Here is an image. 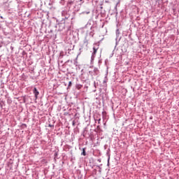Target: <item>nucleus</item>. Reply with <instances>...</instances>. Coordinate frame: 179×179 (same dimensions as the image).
Listing matches in <instances>:
<instances>
[{
    "mask_svg": "<svg viewBox=\"0 0 179 179\" xmlns=\"http://www.w3.org/2000/svg\"><path fill=\"white\" fill-rule=\"evenodd\" d=\"M82 87V86H80V85H78V86H77V89H80Z\"/></svg>",
    "mask_w": 179,
    "mask_h": 179,
    "instance_id": "20e7f679",
    "label": "nucleus"
},
{
    "mask_svg": "<svg viewBox=\"0 0 179 179\" xmlns=\"http://www.w3.org/2000/svg\"><path fill=\"white\" fill-rule=\"evenodd\" d=\"M86 13H87V15H89V13H90V12L88 11V12H87Z\"/></svg>",
    "mask_w": 179,
    "mask_h": 179,
    "instance_id": "0eeeda50",
    "label": "nucleus"
},
{
    "mask_svg": "<svg viewBox=\"0 0 179 179\" xmlns=\"http://www.w3.org/2000/svg\"><path fill=\"white\" fill-rule=\"evenodd\" d=\"M94 52H93V55H96V54L97 53V48H93Z\"/></svg>",
    "mask_w": 179,
    "mask_h": 179,
    "instance_id": "f03ea898",
    "label": "nucleus"
},
{
    "mask_svg": "<svg viewBox=\"0 0 179 179\" xmlns=\"http://www.w3.org/2000/svg\"><path fill=\"white\" fill-rule=\"evenodd\" d=\"M97 121H98V124H100V121H101V119H99Z\"/></svg>",
    "mask_w": 179,
    "mask_h": 179,
    "instance_id": "39448f33",
    "label": "nucleus"
},
{
    "mask_svg": "<svg viewBox=\"0 0 179 179\" xmlns=\"http://www.w3.org/2000/svg\"><path fill=\"white\" fill-rule=\"evenodd\" d=\"M80 1H83V0H80Z\"/></svg>",
    "mask_w": 179,
    "mask_h": 179,
    "instance_id": "6e6552de",
    "label": "nucleus"
},
{
    "mask_svg": "<svg viewBox=\"0 0 179 179\" xmlns=\"http://www.w3.org/2000/svg\"><path fill=\"white\" fill-rule=\"evenodd\" d=\"M34 94H35V99H37L38 94H40V93L37 90V88L36 87L34 89Z\"/></svg>",
    "mask_w": 179,
    "mask_h": 179,
    "instance_id": "f257e3e1",
    "label": "nucleus"
},
{
    "mask_svg": "<svg viewBox=\"0 0 179 179\" xmlns=\"http://www.w3.org/2000/svg\"><path fill=\"white\" fill-rule=\"evenodd\" d=\"M82 155H83V156H86V149L85 148L83 149Z\"/></svg>",
    "mask_w": 179,
    "mask_h": 179,
    "instance_id": "7ed1b4c3",
    "label": "nucleus"
},
{
    "mask_svg": "<svg viewBox=\"0 0 179 179\" xmlns=\"http://www.w3.org/2000/svg\"><path fill=\"white\" fill-rule=\"evenodd\" d=\"M71 85H72V82H69V86H71Z\"/></svg>",
    "mask_w": 179,
    "mask_h": 179,
    "instance_id": "423d86ee",
    "label": "nucleus"
}]
</instances>
